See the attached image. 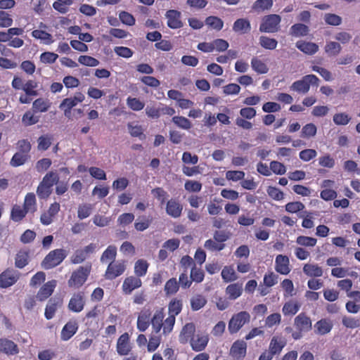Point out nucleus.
Returning <instances> with one entry per match:
<instances>
[{"instance_id": "24", "label": "nucleus", "mask_w": 360, "mask_h": 360, "mask_svg": "<svg viewBox=\"0 0 360 360\" xmlns=\"http://www.w3.org/2000/svg\"><path fill=\"white\" fill-rule=\"evenodd\" d=\"M333 326V323L330 320L322 319L314 324V332L318 335H326L330 332Z\"/></svg>"}, {"instance_id": "60", "label": "nucleus", "mask_w": 360, "mask_h": 360, "mask_svg": "<svg viewBox=\"0 0 360 360\" xmlns=\"http://www.w3.org/2000/svg\"><path fill=\"white\" fill-rule=\"evenodd\" d=\"M296 243L302 246L314 247L317 243L315 238L300 236L297 238Z\"/></svg>"}, {"instance_id": "50", "label": "nucleus", "mask_w": 360, "mask_h": 360, "mask_svg": "<svg viewBox=\"0 0 360 360\" xmlns=\"http://www.w3.org/2000/svg\"><path fill=\"white\" fill-rule=\"evenodd\" d=\"M259 44L266 49L274 50L276 48L278 41L275 39L261 36L259 37Z\"/></svg>"}, {"instance_id": "7", "label": "nucleus", "mask_w": 360, "mask_h": 360, "mask_svg": "<svg viewBox=\"0 0 360 360\" xmlns=\"http://www.w3.org/2000/svg\"><path fill=\"white\" fill-rule=\"evenodd\" d=\"M126 270L124 260H114L110 262L105 272V277L108 280H113L124 274Z\"/></svg>"}, {"instance_id": "55", "label": "nucleus", "mask_w": 360, "mask_h": 360, "mask_svg": "<svg viewBox=\"0 0 360 360\" xmlns=\"http://www.w3.org/2000/svg\"><path fill=\"white\" fill-rule=\"evenodd\" d=\"M351 120V117L346 112L335 113L333 121L336 125H347Z\"/></svg>"}, {"instance_id": "37", "label": "nucleus", "mask_w": 360, "mask_h": 360, "mask_svg": "<svg viewBox=\"0 0 360 360\" xmlns=\"http://www.w3.org/2000/svg\"><path fill=\"white\" fill-rule=\"evenodd\" d=\"M30 158V155H25L23 153H15L10 162L11 166L17 167L23 165Z\"/></svg>"}, {"instance_id": "46", "label": "nucleus", "mask_w": 360, "mask_h": 360, "mask_svg": "<svg viewBox=\"0 0 360 360\" xmlns=\"http://www.w3.org/2000/svg\"><path fill=\"white\" fill-rule=\"evenodd\" d=\"M172 122L176 126L183 129L188 130L192 127L191 121L183 116H174Z\"/></svg>"}, {"instance_id": "19", "label": "nucleus", "mask_w": 360, "mask_h": 360, "mask_svg": "<svg viewBox=\"0 0 360 360\" xmlns=\"http://www.w3.org/2000/svg\"><path fill=\"white\" fill-rule=\"evenodd\" d=\"M209 342V338L207 335L197 333L189 342L192 349L195 352L203 351Z\"/></svg>"}, {"instance_id": "54", "label": "nucleus", "mask_w": 360, "mask_h": 360, "mask_svg": "<svg viewBox=\"0 0 360 360\" xmlns=\"http://www.w3.org/2000/svg\"><path fill=\"white\" fill-rule=\"evenodd\" d=\"M117 255V248L115 246L110 245L103 252L101 260L103 262H108L109 260L114 261Z\"/></svg>"}, {"instance_id": "25", "label": "nucleus", "mask_w": 360, "mask_h": 360, "mask_svg": "<svg viewBox=\"0 0 360 360\" xmlns=\"http://www.w3.org/2000/svg\"><path fill=\"white\" fill-rule=\"evenodd\" d=\"M84 306V297L79 293L74 294L68 304L69 309L74 312L81 311L83 309Z\"/></svg>"}, {"instance_id": "42", "label": "nucleus", "mask_w": 360, "mask_h": 360, "mask_svg": "<svg viewBox=\"0 0 360 360\" xmlns=\"http://www.w3.org/2000/svg\"><path fill=\"white\" fill-rule=\"evenodd\" d=\"M32 36L35 39L44 41L46 44H51L53 41L51 34L44 30H34L32 32Z\"/></svg>"}, {"instance_id": "41", "label": "nucleus", "mask_w": 360, "mask_h": 360, "mask_svg": "<svg viewBox=\"0 0 360 360\" xmlns=\"http://www.w3.org/2000/svg\"><path fill=\"white\" fill-rule=\"evenodd\" d=\"M207 303V300L202 295H196L191 299V307L193 311L202 308Z\"/></svg>"}, {"instance_id": "45", "label": "nucleus", "mask_w": 360, "mask_h": 360, "mask_svg": "<svg viewBox=\"0 0 360 360\" xmlns=\"http://www.w3.org/2000/svg\"><path fill=\"white\" fill-rule=\"evenodd\" d=\"M179 288V284L175 278L169 279L165 285V292L166 295H174Z\"/></svg>"}, {"instance_id": "1", "label": "nucleus", "mask_w": 360, "mask_h": 360, "mask_svg": "<svg viewBox=\"0 0 360 360\" xmlns=\"http://www.w3.org/2000/svg\"><path fill=\"white\" fill-rule=\"evenodd\" d=\"M183 308V302L181 300L173 298L168 304V317L165 319V325L164 327V335H167L173 330L176 316L179 315Z\"/></svg>"}, {"instance_id": "16", "label": "nucleus", "mask_w": 360, "mask_h": 360, "mask_svg": "<svg viewBox=\"0 0 360 360\" xmlns=\"http://www.w3.org/2000/svg\"><path fill=\"white\" fill-rule=\"evenodd\" d=\"M142 285L141 280L137 276H128L122 283V288L123 293L130 295L133 290L140 288Z\"/></svg>"}, {"instance_id": "39", "label": "nucleus", "mask_w": 360, "mask_h": 360, "mask_svg": "<svg viewBox=\"0 0 360 360\" xmlns=\"http://www.w3.org/2000/svg\"><path fill=\"white\" fill-rule=\"evenodd\" d=\"M53 136L51 134H44L39 136L37 139V148L39 150H46L51 145Z\"/></svg>"}, {"instance_id": "35", "label": "nucleus", "mask_w": 360, "mask_h": 360, "mask_svg": "<svg viewBox=\"0 0 360 360\" xmlns=\"http://www.w3.org/2000/svg\"><path fill=\"white\" fill-rule=\"evenodd\" d=\"M251 66L252 70L258 74H266L269 71V68L266 64L257 57H253L252 58Z\"/></svg>"}, {"instance_id": "62", "label": "nucleus", "mask_w": 360, "mask_h": 360, "mask_svg": "<svg viewBox=\"0 0 360 360\" xmlns=\"http://www.w3.org/2000/svg\"><path fill=\"white\" fill-rule=\"evenodd\" d=\"M146 115L151 119L158 120L161 116L160 115V104L158 106L153 105H147L146 109Z\"/></svg>"}, {"instance_id": "51", "label": "nucleus", "mask_w": 360, "mask_h": 360, "mask_svg": "<svg viewBox=\"0 0 360 360\" xmlns=\"http://www.w3.org/2000/svg\"><path fill=\"white\" fill-rule=\"evenodd\" d=\"M58 307V302H56L55 300L51 299L49 301L48 304L46 307L44 316L46 319L50 320L51 319L57 310Z\"/></svg>"}, {"instance_id": "53", "label": "nucleus", "mask_w": 360, "mask_h": 360, "mask_svg": "<svg viewBox=\"0 0 360 360\" xmlns=\"http://www.w3.org/2000/svg\"><path fill=\"white\" fill-rule=\"evenodd\" d=\"M127 127L130 135L133 137H139L140 139H145L142 127L139 124L134 125L133 123H128Z\"/></svg>"}, {"instance_id": "44", "label": "nucleus", "mask_w": 360, "mask_h": 360, "mask_svg": "<svg viewBox=\"0 0 360 360\" xmlns=\"http://www.w3.org/2000/svg\"><path fill=\"white\" fill-rule=\"evenodd\" d=\"M148 264L146 260L139 259L134 265V273L137 277H141L146 274Z\"/></svg>"}, {"instance_id": "10", "label": "nucleus", "mask_w": 360, "mask_h": 360, "mask_svg": "<svg viewBox=\"0 0 360 360\" xmlns=\"http://www.w3.org/2000/svg\"><path fill=\"white\" fill-rule=\"evenodd\" d=\"M84 96L79 92L74 97L65 98L60 105V108L64 110L65 116L68 117L70 114L71 109L77 105L79 103L83 101Z\"/></svg>"}, {"instance_id": "21", "label": "nucleus", "mask_w": 360, "mask_h": 360, "mask_svg": "<svg viewBox=\"0 0 360 360\" xmlns=\"http://www.w3.org/2000/svg\"><path fill=\"white\" fill-rule=\"evenodd\" d=\"M183 206L175 199H170L166 205V212L173 218H178L181 215Z\"/></svg>"}, {"instance_id": "3", "label": "nucleus", "mask_w": 360, "mask_h": 360, "mask_svg": "<svg viewBox=\"0 0 360 360\" xmlns=\"http://www.w3.org/2000/svg\"><path fill=\"white\" fill-rule=\"evenodd\" d=\"M250 321V315L246 311L233 314L229 321L228 330L230 334L237 333L246 323Z\"/></svg>"}, {"instance_id": "30", "label": "nucleus", "mask_w": 360, "mask_h": 360, "mask_svg": "<svg viewBox=\"0 0 360 360\" xmlns=\"http://www.w3.org/2000/svg\"><path fill=\"white\" fill-rule=\"evenodd\" d=\"M303 272L310 277H320L323 275V269L316 264H306L303 266Z\"/></svg>"}, {"instance_id": "28", "label": "nucleus", "mask_w": 360, "mask_h": 360, "mask_svg": "<svg viewBox=\"0 0 360 360\" xmlns=\"http://www.w3.org/2000/svg\"><path fill=\"white\" fill-rule=\"evenodd\" d=\"M29 213L22 206L14 205L11 212V219L14 222H20Z\"/></svg>"}, {"instance_id": "56", "label": "nucleus", "mask_w": 360, "mask_h": 360, "mask_svg": "<svg viewBox=\"0 0 360 360\" xmlns=\"http://www.w3.org/2000/svg\"><path fill=\"white\" fill-rule=\"evenodd\" d=\"M221 277L223 280L228 283L237 279L235 271L231 266H225L221 271Z\"/></svg>"}, {"instance_id": "17", "label": "nucleus", "mask_w": 360, "mask_h": 360, "mask_svg": "<svg viewBox=\"0 0 360 360\" xmlns=\"http://www.w3.org/2000/svg\"><path fill=\"white\" fill-rule=\"evenodd\" d=\"M275 270L282 275H287L290 272V260L288 256L278 255L276 257Z\"/></svg>"}, {"instance_id": "47", "label": "nucleus", "mask_w": 360, "mask_h": 360, "mask_svg": "<svg viewBox=\"0 0 360 360\" xmlns=\"http://www.w3.org/2000/svg\"><path fill=\"white\" fill-rule=\"evenodd\" d=\"M74 0H56L53 4V7L57 11L61 13H65L68 11V8L73 3Z\"/></svg>"}, {"instance_id": "18", "label": "nucleus", "mask_w": 360, "mask_h": 360, "mask_svg": "<svg viewBox=\"0 0 360 360\" xmlns=\"http://www.w3.org/2000/svg\"><path fill=\"white\" fill-rule=\"evenodd\" d=\"M151 311L149 309H143L139 313L136 327L140 332H145L150 324Z\"/></svg>"}, {"instance_id": "31", "label": "nucleus", "mask_w": 360, "mask_h": 360, "mask_svg": "<svg viewBox=\"0 0 360 360\" xmlns=\"http://www.w3.org/2000/svg\"><path fill=\"white\" fill-rule=\"evenodd\" d=\"M28 212L34 213L37 210V200L34 193L26 194L22 206Z\"/></svg>"}, {"instance_id": "14", "label": "nucleus", "mask_w": 360, "mask_h": 360, "mask_svg": "<svg viewBox=\"0 0 360 360\" xmlns=\"http://www.w3.org/2000/svg\"><path fill=\"white\" fill-rule=\"evenodd\" d=\"M165 17L167 19V26L171 29H179L183 27L181 13L176 10H169L166 12Z\"/></svg>"}, {"instance_id": "26", "label": "nucleus", "mask_w": 360, "mask_h": 360, "mask_svg": "<svg viewBox=\"0 0 360 360\" xmlns=\"http://www.w3.org/2000/svg\"><path fill=\"white\" fill-rule=\"evenodd\" d=\"M78 326L76 322L69 321L63 328L60 338L63 340H70L77 331Z\"/></svg>"}, {"instance_id": "59", "label": "nucleus", "mask_w": 360, "mask_h": 360, "mask_svg": "<svg viewBox=\"0 0 360 360\" xmlns=\"http://www.w3.org/2000/svg\"><path fill=\"white\" fill-rule=\"evenodd\" d=\"M317 129L314 124L309 123L302 127L301 136L303 138H310L314 136L316 134Z\"/></svg>"}, {"instance_id": "33", "label": "nucleus", "mask_w": 360, "mask_h": 360, "mask_svg": "<svg viewBox=\"0 0 360 360\" xmlns=\"http://www.w3.org/2000/svg\"><path fill=\"white\" fill-rule=\"evenodd\" d=\"M29 252L25 250H20L15 255V265L18 269L24 268L29 262Z\"/></svg>"}, {"instance_id": "12", "label": "nucleus", "mask_w": 360, "mask_h": 360, "mask_svg": "<svg viewBox=\"0 0 360 360\" xmlns=\"http://www.w3.org/2000/svg\"><path fill=\"white\" fill-rule=\"evenodd\" d=\"M87 276L86 269L79 267L77 270L72 272L68 281V285L72 288H79L86 281Z\"/></svg>"}, {"instance_id": "61", "label": "nucleus", "mask_w": 360, "mask_h": 360, "mask_svg": "<svg viewBox=\"0 0 360 360\" xmlns=\"http://www.w3.org/2000/svg\"><path fill=\"white\" fill-rule=\"evenodd\" d=\"M25 126H31L39 122V117L34 115L30 110L27 111L22 117Z\"/></svg>"}, {"instance_id": "58", "label": "nucleus", "mask_w": 360, "mask_h": 360, "mask_svg": "<svg viewBox=\"0 0 360 360\" xmlns=\"http://www.w3.org/2000/svg\"><path fill=\"white\" fill-rule=\"evenodd\" d=\"M151 193L156 199H158L161 205L165 203L168 197L167 193L161 187H156L152 189Z\"/></svg>"}, {"instance_id": "9", "label": "nucleus", "mask_w": 360, "mask_h": 360, "mask_svg": "<svg viewBox=\"0 0 360 360\" xmlns=\"http://www.w3.org/2000/svg\"><path fill=\"white\" fill-rule=\"evenodd\" d=\"M132 349L130 342V338L128 333H124L117 339L116 344V350L119 355L127 356Z\"/></svg>"}, {"instance_id": "8", "label": "nucleus", "mask_w": 360, "mask_h": 360, "mask_svg": "<svg viewBox=\"0 0 360 360\" xmlns=\"http://www.w3.org/2000/svg\"><path fill=\"white\" fill-rule=\"evenodd\" d=\"M20 278V273L13 269H7L0 274V288H7L14 285Z\"/></svg>"}, {"instance_id": "27", "label": "nucleus", "mask_w": 360, "mask_h": 360, "mask_svg": "<svg viewBox=\"0 0 360 360\" xmlns=\"http://www.w3.org/2000/svg\"><path fill=\"white\" fill-rule=\"evenodd\" d=\"M296 47L302 52L309 55H313L319 50V46L316 44L304 41H298L296 43Z\"/></svg>"}, {"instance_id": "13", "label": "nucleus", "mask_w": 360, "mask_h": 360, "mask_svg": "<svg viewBox=\"0 0 360 360\" xmlns=\"http://www.w3.org/2000/svg\"><path fill=\"white\" fill-rule=\"evenodd\" d=\"M195 335V326L193 323H186L179 335V342L185 345L190 342Z\"/></svg>"}, {"instance_id": "49", "label": "nucleus", "mask_w": 360, "mask_h": 360, "mask_svg": "<svg viewBox=\"0 0 360 360\" xmlns=\"http://www.w3.org/2000/svg\"><path fill=\"white\" fill-rule=\"evenodd\" d=\"M273 0H257L252 5L255 11H263L270 9L273 6Z\"/></svg>"}, {"instance_id": "36", "label": "nucleus", "mask_w": 360, "mask_h": 360, "mask_svg": "<svg viewBox=\"0 0 360 360\" xmlns=\"http://www.w3.org/2000/svg\"><path fill=\"white\" fill-rule=\"evenodd\" d=\"M205 22L206 25L216 31H220L224 27L223 20L220 18L214 15L206 18Z\"/></svg>"}, {"instance_id": "20", "label": "nucleus", "mask_w": 360, "mask_h": 360, "mask_svg": "<svg viewBox=\"0 0 360 360\" xmlns=\"http://www.w3.org/2000/svg\"><path fill=\"white\" fill-rule=\"evenodd\" d=\"M57 285V281L56 280L49 281L45 283L39 290L37 298L39 301H44L49 298L54 291Z\"/></svg>"}, {"instance_id": "6", "label": "nucleus", "mask_w": 360, "mask_h": 360, "mask_svg": "<svg viewBox=\"0 0 360 360\" xmlns=\"http://www.w3.org/2000/svg\"><path fill=\"white\" fill-rule=\"evenodd\" d=\"M281 18L277 14H270L265 16L259 26L262 32L274 33L279 29Z\"/></svg>"}, {"instance_id": "2", "label": "nucleus", "mask_w": 360, "mask_h": 360, "mask_svg": "<svg viewBox=\"0 0 360 360\" xmlns=\"http://www.w3.org/2000/svg\"><path fill=\"white\" fill-rule=\"evenodd\" d=\"M295 330L292 333V338L295 340H300L303 336V333L309 332L312 328L311 318L306 313L299 314L294 319Z\"/></svg>"}, {"instance_id": "5", "label": "nucleus", "mask_w": 360, "mask_h": 360, "mask_svg": "<svg viewBox=\"0 0 360 360\" xmlns=\"http://www.w3.org/2000/svg\"><path fill=\"white\" fill-rule=\"evenodd\" d=\"M319 79L314 75H307L301 79L295 81L290 86V89L301 94H307L310 85L318 86Z\"/></svg>"}, {"instance_id": "43", "label": "nucleus", "mask_w": 360, "mask_h": 360, "mask_svg": "<svg viewBox=\"0 0 360 360\" xmlns=\"http://www.w3.org/2000/svg\"><path fill=\"white\" fill-rule=\"evenodd\" d=\"M309 32V27L302 23L293 25L290 28V34L295 37L306 36Z\"/></svg>"}, {"instance_id": "29", "label": "nucleus", "mask_w": 360, "mask_h": 360, "mask_svg": "<svg viewBox=\"0 0 360 360\" xmlns=\"http://www.w3.org/2000/svg\"><path fill=\"white\" fill-rule=\"evenodd\" d=\"M243 292L242 284L236 283L229 285L226 288V293L229 300H234L239 297Z\"/></svg>"}, {"instance_id": "38", "label": "nucleus", "mask_w": 360, "mask_h": 360, "mask_svg": "<svg viewBox=\"0 0 360 360\" xmlns=\"http://www.w3.org/2000/svg\"><path fill=\"white\" fill-rule=\"evenodd\" d=\"M300 308V304L298 302L290 301L284 304L282 311L285 316H292L298 312Z\"/></svg>"}, {"instance_id": "32", "label": "nucleus", "mask_w": 360, "mask_h": 360, "mask_svg": "<svg viewBox=\"0 0 360 360\" xmlns=\"http://www.w3.org/2000/svg\"><path fill=\"white\" fill-rule=\"evenodd\" d=\"M251 29L250 23L248 20L239 18L236 20L233 25V30L236 32L243 34L248 33Z\"/></svg>"}, {"instance_id": "22", "label": "nucleus", "mask_w": 360, "mask_h": 360, "mask_svg": "<svg viewBox=\"0 0 360 360\" xmlns=\"http://www.w3.org/2000/svg\"><path fill=\"white\" fill-rule=\"evenodd\" d=\"M0 352L8 355H14L18 353L19 349L13 341L6 338H0Z\"/></svg>"}, {"instance_id": "4", "label": "nucleus", "mask_w": 360, "mask_h": 360, "mask_svg": "<svg viewBox=\"0 0 360 360\" xmlns=\"http://www.w3.org/2000/svg\"><path fill=\"white\" fill-rule=\"evenodd\" d=\"M67 257L63 249H56L51 251L43 259L41 266L44 269H50L59 265Z\"/></svg>"}, {"instance_id": "15", "label": "nucleus", "mask_w": 360, "mask_h": 360, "mask_svg": "<svg viewBox=\"0 0 360 360\" xmlns=\"http://www.w3.org/2000/svg\"><path fill=\"white\" fill-rule=\"evenodd\" d=\"M247 352V344L243 340H236L232 345L230 349V354L231 356L236 360L243 359L245 355Z\"/></svg>"}, {"instance_id": "34", "label": "nucleus", "mask_w": 360, "mask_h": 360, "mask_svg": "<svg viewBox=\"0 0 360 360\" xmlns=\"http://www.w3.org/2000/svg\"><path fill=\"white\" fill-rule=\"evenodd\" d=\"M51 102L48 99L39 98L36 99L32 103V108L35 112H44L51 107Z\"/></svg>"}, {"instance_id": "64", "label": "nucleus", "mask_w": 360, "mask_h": 360, "mask_svg": "<svg viewBox=\"0 0 360 360\" xmlns=\"http://www.w3.org/2000/svg\"><path fill=\"white\" fill-rule=\"evenodd\" d=\"M52 161L51 159L44 158L36 162L35 168L39 173H43L46 171L51 165Z\"/></svg>"}, {"instance_id": "57", "label": "nucleus", "mask_w": 360, "mask_h": 360, "mask_svg": "<svg viewBox=\"0 0 360 360\" xmlns=\"http://www.w3.org/2000/svg\"><path fill=\"white\" fill-rule=\"evenodd\" d=\"M52 193V188L40 182L37 188V194L40 199L48 198Z\"/></svg>"}, {"instance_id": "40", "label": "nucleus", "mask_w": 360, "mask_h": 360, "mask_svg": "<svg viewBox=\"0 0 360 360\" xmlns=\"http://www.w3.org/2000/svg\"><path fill=\"white\" fill-rule=\"evenodd\" d=\"M58 181V174L56 172L50 171L46 174L41 182L52 188L53 185L57 184Z\"/></svg>"}, {"instance_id": "52", "label": "nucleus", "mask_w": 360, "mask_h": 360, "mask_svg": "<svg viewBox=\"0 0 360 360\" xmlns=\"http://www.w3.org/2000/svg\"><path fill=\"white\" fill-rule=\"evenodd\" d=\"M128 107L134 111H140L143 109L145 103L137 98L128 97L127 98Z\"/></svg>"}, {"instance_id": "11", "label": "nucleus", "mask_w": 360, "mask_h": 360, "mask_svg": "<svg viewBox=\"0 0 360 360\" xmlns=\"http://www.w3.org/2000/svg\"><path fill=\"white\" fill-rule=\"evenodd\" d=\"M165 311L163 308L157 309L153 316H150V324L154 333H158L162 329V334L164 335V327L165 325Z\"/></svg>"}, {"instance_id": "63", "label": "nucleus", "mask_w": 360, "mask_h": 360, "mask_svg": "<svg viewBox=\"0 0 360 360\" xmlns=\"http://www.w3.org/2000/svg\"><path fill=\"white\" fill-rule=\"evenodd\" d=\"M342 47L338 42L330 41L325 46V51L330 56H336L341 51Z\"/></svg>"}, {"instance_id": "23", "label": "nucleus", "mask_w": 360, "mask_h": 360, "mask_svg": "<svg viewBox=\"0 0 360 360\" xmlns=\"http://www.w3.org/2000/svg\"><path fill=\"white\" fill-rule=\"evenodd\" d=\"M286 345V340L281 336H274L270 342L269 351L274 355L278 354Z\"/></svg>"}, {"instance_id": "48", "label": "nucleus", "mask_w": 360, "mask_h": 360, "mask_svg": "<svg viewBox=\"0 0 360 360\" xmlns=\"http://www.w3.org/2000/svg\"><path fill=\"white\" fill-rule=\"evenodd\" d=\"M38 84L37 82L34 80L30 79L27 80L23 85V88L22 90L25 91V93L27 95H32L33 96H37L38 95V91L36 89Z\"/></svg>"}]
</instances>
